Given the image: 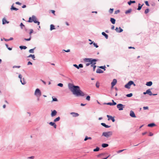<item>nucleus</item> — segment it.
<instances>
[{
	"label": "nucleus",
	"instance_id": "nucleus-29",
	"mask_svg": "<svg viewBox=\"0 0 159 159\" xmlns=\"http://www.w3.org/2000/svg\"><path fill=\"white\" fill-rule=\"evenodd\" d=\"M135 2L134 1H130L129 2H128V4L129 5H131V4L132 3H134Z\"/></svg>",
	"mask_w": 159,
	"mask_h": 159
},
{
	"label": "nucleus",
	"instance_id": "nucleus-62",
	"mask_svg": "<svg viewBox=\"0 0 159 159\" xmlns=\"http://www.w3.org/2000/svg\"><path fill=\"white\" fill-rule=\"evenodd\" d=\"M86 105V104L81 103L80 104V105L81 106H85Z\"/></svg>",
	"mask_w": 159,
	"mask_h": 159
},
{
	"label": "nucleus",
	"instance_id": "nucleus-22",
	"mask_svg": "<svg viewBox=\"0 0 159 159\" xmlns=\"http://www.w3.org/2000/svg\"><path fill=\"white\" fill-rule=\"evenodd\" d=\"M155 126L154 123H152L148 125V126L149 127H152Z\"/></svg>",
	"mask_w": 159,
	"mask_h": 159
},
{
	"label": "nucleus",
	"instance_id": "nucleus-1",
	"mask_svg": "<svg viewBox=\"0 0 159 159\" xmlns=\"http://www.w3.org/2000/svg\"><path fill=\"white\" fill-rule=\"evenodd\" d=\"M69 87L73 94L76 96H84L85 95L84 93L80 90V87L78 86L70 84L69 85Z\"/></svg>",
	"mask_w": 159,
	"mask_h": 159
},
{
	"label": "nucleus",
	"instance_id": "nucleus-63",
	"mask_svg": "<svg viewBox=\"0 0 159 159\" xmlns=\"http://www.w3.org/2000/svg\"><path fill=\"white\" fill-rule=\"evenodd\" d=\"M114 28H115L114 26L112 25L111 26V29L112 30H114Z\"/></svg>",
	"mask_w": 159,
	"mask_h": 159
},
{
	"label": "nucleus",
	"instance_id": "nucleus-13",
	"mask_svg": "<svg viewBox=\"0 0 159 159\" xmlns=\"http://www.w3.org/2000/svg\"><path fill=\"white\" fill-rule=\"evenodd\" d=\"M57 113V111L55 110H54L53 111H52L51 114V116L52 117L56 115Z\"/></svg>",
	"mask_w": 159,
	"mask_h": 159
},
{
	"label": "nucleus",
	"instance_id": "nucleus-55",
	"mask_svg": "<svg viewBox=\"0 0 159 159\" xmlns=\"http://www.w3.org/2000/svg\"><path fill=\"white\" fill-rule=\"evenodd\" d=\"M16 4L19 5H20L21 4V3H20V2H16Z\"/></svg>",
	"mask_w": 159,
	"mask_h": 159
},
{
	"label": "nucleus",
	"instance_id": "nucleus-54",
	"mask_svg": "<svg viewBox=\"0 0 159 159\" xmlns=\"http://www.w3.org/2000/svg\"><path fill=\"white\" fill-rule=\"evenodd\" d=\"M120 12V11L119 10H117V11H115V14H117L118 13H119Z\"/></svg>",
	"mask_w": 159,
	"mask_h": 159
},
{
	"label": "nucleus",
	"instance_id": "nucleus-24",
	"mask_svg": "<svg viewBox=\"0 0 159 159\" xmlns=\"http://www.w3.org/2000/svg\"><path fill=\"white\" fill-rule=\"evenodd\" d=\"M11 10H15V11H17L18 10V9L16 8L15 7H13V5H12L11 7Z\"/></svg>",
	"mask_w": 159,
	"mask_h": 159
},
{
	"label": "nucleus",
	"instance_id": "nucleus-9",
	"mask_svg": "<svg viewBox=\"0 0 159 159\" xmlns=\"http://www.w3.org/2000/svg\"><path fill=\"white\" fill-rule=\"evenodd\" d=\"M117 83V80L116 79H114L112 82L111 83V85L112 87L114 86Z\"/></svg>",
	"mask_w": 159,
	"mask_h": 159
},
{
	"label": "nucleus",
	"instance_id": "nucleus-27",
	"mask_svg": "<svg viewBox=\"0 0 159 159\" xmlns=\"http://www.w3.org/2000/svg\"><path fill=\"white\" fill-rule=\"evenodd\" d=\"M102 146L103 148H106L108 147V145L106 143H103L102 144Z\"/></svg>",
	"mask_w": 159,
	"mask_h": 159
},
{
	"label": "nucleus",
	"instance_id": "nucleus-37",
	"mask_svg": "<svg viewBox=\"0 0 159 159\" xmlns=\"http://www.w3.org/2000/svg\"><path fill=\"white\" fill-rule=\"evenodd\" d=\"M133 94L132 93H130V94H128L126 95V96L128 97H130L132 96Z\"/></svg>",
	"mask_w": 159,
	"mask_h": 159
},
{
	"label": "nucleus",
	"instance_id": "nucleus-57",
	"mask_svg": "<svg viewBox=\"0 0 159 159\" xmlns=\"http://www.w3.org/2000/svg\"><path fill=\"white\" fill-rule=\"evenodd\" d=\"M20 66H13V68H19L20 67Z\"/></svg>",
	"mask_w": 159,
	"mask_h": 159
},
{
	"label": "nucleus",
	"instance_id": "nucleus-7",
	"mask_svg": "<svg viewBox=\"0 0 159 159\" xmlns=\"http://www.w3.org/2000/svg\"><path fill=\"white\" fill-rule=\"evenodd\" d=\"M125 105H123L121 104H118L117 105V107L120 111L122 110L123 108L125 107Z\"/></svg>",
	"mask_w": 159,
	"mask_h": 159
},
{
	"label": "nucleus",
	"instance_id": "nucleus-28",
	"mask_svg": "<svg viewBox=\"0 0 159 159\" xmlns=\"http://www.w3.org/2000/svg\"><path fill=\"white\" fill-rule=\"evenodd\" d=\"M92 138L90 137H88V136H86L85 137V138L84 139V141H86L88 139H91Z\"/></svg>",
	"mask_w": 159,
	"mask_h": 159
},
{
	"label": "nucleus",
	"instance_id": "nucleus-14",
	"mask_svg": "<svg viewBox=\"0 0 159 159\" xmlns=\"http://www.w3.org/2000/svg\"><path fill=\"white\" fill-rule=\"evenodd\" d=\"M146 93H147V94H148L150 96L152 95V93L151 91V90L150 89H148L146 91Z\"/></svg>",
	"mask_w": 159,
	"mask_h": 159
},
{
	"label": "nucleus",
	"instance_id": "nucleus-19",
	"mask_svg": "<svg viewBox=\"0 0 159 159\" xmlns=\"http://www.w3.org/2000/svg\"><path fill=\"white\" fill-rule=\"evenodd\" d=\"M152 81H149L146 83V85L147 86H150L152 85Z\"/></svg>",
	"mask_w": 159,
	"mask_h": 159
},
{
	"label": "nucleus",
	"instance_id": "nucleus-15",
	"mask_svg": "<svg viewBox=\"0 0 159 159\" xmlns=\"http://www.w3.org/2000/svg\"><path fill=\"white\" fill-rule=\"evenodd\" d=\"M2 24H5L6 23H8L9 21H7L5 18H3L2 20Z\"/></svg>",
	"mask_w": 159,
	"mask_h": 159
},
{
	"label": "nucleus",
	"instance_id": "nucleus-40",
	"mask_svg": "<svg viewBox=\"0 0 159 159\" xmlns=\"http://www.w3.org/2000/svg\"><path fill=\"white\" fill-rule=\"evenodd\" d=\"M33 30H32V29L30 30V32L29 33L30 36H31V34L33 33Z\"/></svg>",
	"mask_w": 159,
	"mask_h": 159
},
{
	"label": "nucleus",
	"instance_id": "nucleus-45",
	"mask_svg": "<svg viewBox=\"0 0 159 159\" xmlns=\"http://www.w3.org/2000/svg\"><path fill=\"white\" fill-rule=\"evenodd\" d=\"M58 85L61 87H62L63 86V84L61 83H59L58 84Z\"/></svg>",
	"mask_w": 159,
	"mask_h": 159
},
{
	"label": "nucleus",
	"instance_id": "nucleus-49",
	"mask_svg": "<svg viewBox=\"0 0 159 159\" xmlns=\"http://www.w3.org/2000/svg\"><path fill=\"white\" fill-rule=\"evenodd\" d=\"M73 66L75 67H76V68H77L78 69H79V67H78V66L77 65L74 64Z\"/></svg>",
	"mask_w": 159,
	"mask_h": 159
},
{
	"label": "nucleus",
	"instance_id": "nucleus-47",
	"mask_svg": "<svg viewBox=\"0 0 159 159\" xmlns=\"http://www.w3.org/2000/svg\"><path fill=\"white\" fill-rule=\"evenodd\" d=\"M112 101L113 103H112V105H115L116 104V103L114 102L113 100H112Z\"/></svg>",
	"mask_w": 159,
	"mask_h": 159
},
{
	"label": "nucleus",
	"instance_id": "nucleus-17",
	"mask_svg": "<svg viewBox=\"0 0 159 159\" xmlns=\"http://www.w3.org/2000/svg\"><path fill=\"white\" fill-rule=\"evenodd\" d=\"M19 78H20V82L21 83V84H25L26 82H25V81H24L23 82H22V80H21V78H22V76L20 74L19 75Z\"/></svg>",
	"mask_w": 159,
	"mask_h": 159
},
{
	"label": "nucleus",
	"instance_id": "nucleus-58",
	"mask_svg": "<svg viewBox=\"0 0 159 159\" xmlns=\"http://www.w3.org/2000/svg\"><path fill=\"white\" fill-rule=\"evenodd\" d=\"M51 11L54 15H55V11L53 10H51Z\"/></svg>",
	"mask_w": 159,
	"mask_h": 159
},
{
	"label": "nucleus",
	"instance_id": "nucleus-30",
	"mask_svg": "<svg viewBox=\"0 0 159 159\" xmlns=\"http://www.w3.org/2000/svg\"><path fill=\"white\" fill-rule=\"evenodd\" d=\"M60 119V117H58L55 119L54 120V122H56L59 120Z\"/></svg>",
	"mask_w": 159,
	"mask_h": 159
},
{
	"label": "nucleus",
	"instance_id": "nucleus-11",
	"mask_svg": "<svg viewBox=\"0 0 159 159\" xmlns=\"http://www.w3.org/2000/svg\"><path fill=\"white\" fill-rule=\"evenodd\" d=\"M129 115L132 117L135 118L136 117L134 112L132 111H130Z\"/></svg>",
	"mask_w": 159,
	"mask_h": 159
},
{
	"label": "nucleus",
	"instance_id": "nucleus-3",
	"mask_svg": "<svg viewBox=\"0 0 159 159\" xmlns=\"http://www.w3.org/2000/svg\"><path fill=\"white\" fill-rule=\"evenodd\" d=\"M28 22H34L35 23H37L38 25H39L40 24V22L37 21V19L34 16H32V17H30Z\"/></svg>",
	"mask_w": 159,
	"mask_h": 159
},
{
	"label": "nucleus",
	"instance_id": "nucleus-10",
	"mask_svg": "<svg viewBox=\"0 0 159 159\" xmlns=\"http://www.w3.org/2000/svg\"><path fill=\"white\" fill-rule=\"evenodd\" d=\"M115 30L116 32L118 33L121 32L123 31V30L120 27H119V28L116 27Z\"/></svg>",
	"mask_w": 159,
	"mask_h": 159
},
{
	"label": "nucleus",
	"instance_id": "nucleus-41",
	"mask_svg": "<svg viewBox=\"0 0 159 159\" xmlns=\"http://www.w3.org/2000/svg\"><path fill=\"white\" fill-rule=\"evenodd\" d=\"M149 10L148 9H146L145 11V13L147 14L149 12Z\"/></svg>",
	"mask_w": 159,
	"mask_h": 159
},
{
	"label": "nucleus",
	"instance_id": "nucleus-56",
	"mask_svg": "<svg viewBox=\"0 0 159 159\" xmlns=\"http://www.w3.org/2000/svg\"><path fill=\"white\" fill-rule=\"evenodd\" d=\"M107 105H112V102H108L107 103Z\"/></svg>",
	"mask_w": 159,
	"mask_h": 159
},
{
	"label": "nucleus",
	"instance_id": "nucleus-52",
	"mask_svg": "<svg viewBox=\"0 0 159 159\" xmlns=\"http://www.w3.org/2000/svg\"><path fill=\"white\" fill-rule=\"evenodd\" d=\"M78 67H79V68L80 67V68H82L83 67V65L82 64H80L79 66H78Z\"/></svg>",
	"mask_w": 159,
	"mask_h": 159
},
{
	"label": "nucleus",
	"instance_id": "nucleus-12",
	"mask_svg": "<svg viewBox=\"0 0 159 159\" xmlns=\"http://www.w3.org/2000/svg\"><path fill=\"white\" fill-rule=\"evenodd\" d=\"M70 114L72 115L74 117H77L79 116V114L78 113L74 112L70 113Z\"/></svg>",
	"mask_w": 159,
	"mask_h": 159
},
{
	"label": "nucleus",
	"instance_id": "nucleus-35",
	"mask_svg": "<svg viewBox=\"0 0 159 159\" xmlns=\"http://www.w3.org/2000/svg\"><path fill=\"white\" fill-rule=\"evenodd\" d=\"M96 86L97 88H98L99 86V83L98 82H97L96 83Z\"/></svg>",
	"mask_w": 159,
	"mask_h": 159
},
{
	"label": "nucleus",
	"instance_id": "nucleus-18",
	"mask_svg": "<svg viewBox=\"0 0 159 159\" xmlns=\"http://www.w3.org/2000/svg\"><path fill=\"white\" fill-rule=\"evenodd\" d=\"M103 71L99 68L98 69L96 70V72L98 73H103Z\"/></svg>",
	"mask_w": 159,
	"mask_h": 159
},
{
	"label": "nucleus",
	"instance_id": "nucleus-46",
	"mask_svg": "<svg viewBox=\"0 0 159 159\" xmlns=\"http://www.w3.org/2000/svg\"><path fill=\"white\" fill-rule=\"evenodd\" d=\"M131 11V10H128L126 11L125 12V13L126 14H128L129 12H130Z\"/></svg>",
	"mask_w": 159,
	"mask_h": 159
},
{
	"label": "nucleus",
	"instance_id": "nucleus-43",
	"mask_svg": "<svg viewBox=\"0 0 159 159\" xmlns=\"http://www.w3.org/2000/svg\"><path fill=\"white\" fill-rule=\"evenodd\" d=\"M113 11V9L110 8L109 10V12L111 13H112Z\"/></svg>",
	"mask_w": 159,
	"mask_h": 159
},
{
	"label": "nucleus",
	"instance_id": "nucleus-61",
	"mask_svg": "<svg viewBox=\"0 0 159 159\" xmlns=\"http://www.w3.org/2000/svg\"><path fill=\"white\" fill-rule=\"evenodd\" d=\"M153 135V134L151 133V132H150L149 133V136H152Z\"/></svg>",
	"mask_w": 159,
	"mask_h": 159
},
{
	"label": "nucleus",
	"instance_id": "nucleus-31",
	"mask_svg": "<svg viewBox=\"0 0 159 159\" xmlns=\"http://www.w3.org/2000/svg\"><path fill=\"white\" fill-rule=\"evenodd\" d=\"M95 64H93L91 65V66L93 67V71H95V69L96 67V66L95 65Z\"/></svg>",
	"mask_w": 159,
	"mask_h": 159
},
{
	"label": "nucleus",
	"instance_id": "nucleus-64",
	"mask_svg": "<svg viewBox=\"0 0 159 159\" xmlns=\"http://www.w3.org/2000/svg\"><path fill=\"white\" fill-rule=\"evenodd\" d=\"M64 51H65L66 52H69L70 51V49H68L67 50H63Z\"/></svg>",
	"mask_w": 159,
	"mask_h": 159
},
{
	"label": "nucleus",
	"instance_id": "nucleus-8",
	"mask_svg": "<svg viewBox=\"0 0 159 159\" xmlns=\"http://www.w3.org/2000/svg\"><path fill=\"white\" fill-rule=\"evenodd\" d=\"M107 117L108 118V120H111L113 122H114L115 121V120L114 117H113L111 116H109L108 115H107Z\"/></svg>",
	"mask_w": 159,
	"mask_h": 159
},
{
	"label": "nucleus",
	"instance_id": "nucleus-4",
	"mask_svg": "<svg viewBox=\"0 0 159 159\" xmlns=\"http://www.w3.org/2000/svg\"><path fill=\"white\" fill-rule=\"evenodd\" d=\"M112 135V131H108L107 132H104L102 134V135L107 138L110 137Z\"/></svg>",
	"mask_w": 159,
	"mask_h": 159
},
{
	"label": "nucleus",
	"instance_id": "nucleus-36",
	"mask_svg": "<svg viewBox=\"0 0 159 159\" xmlns=\"http://www.w3.org/2000/svg\"><path fill=\"white\" fill-rule=\"evenodd\" d=\"M35 48H34L31 49L29 51V52L30 53H33L34 52V50Z\"/></svg>",
	"mask_w": 159,
	"mask_h": 159
},
{
	"label": "nucleus",
	"instance_id": "nucleus-21",
	"mask_svg": "<svg viewBox=\"0 0 159 159\" xmlns=\"http://www.w3.org/2000/svg\"><path fill=\"white\" fill-rule=\"evenodd\" d=\"M101 125L104 127L107 128L110 127V126H108V125H106L105 123H101Z\"/></svg>",
	"mask_w": 159,
	"mask_h": 159
},
{
	"label": "nucleus",
	"instance_id": "nucleus-32",
	"mask_svg": "<svg viewBox=\"0 0 159 159\" xmlns=\"http://www.w3.org/2000/svg\"><path fill=\"white\" fill-rule=\"evenodd\" d=\"M20 48L21 49H26L27 48V47L25 46H20Z\"/></svg>",
	"mask_w": 159,
	"mask_h": 159
},
{
	"label": "nucleus",
	"instance_id": "nucleus-59",
	"mask_svg": "<svg viewBox=\"0 0 159 159\" xmlns=\"http://www.w3.org/2000/svg\"><path fill=\"white\" fill-rule=\"evenodd\" d=\"M28 158H29V159H33L34 158V157L33 156H31L30 157H29Z\"/></svg>",
	"mask_w": 159,
	"mask_h": 159
},
{
	"label": "nucleus",
	"instance_id": "nucleus-16",
	"mask_svg": "<svg viewBox=\"0 0 159 159\" xmlns=\"http://www.w3.org/2000/svg\"><path fill=\"white\" fill-rule=\"evenodd\" d=\"M49 125L51 126H53L55 128H56V124L54 122H50L49 123Z\"/></svg>",
	"mask_w": 159,
	"mask_h": 159
},
{
	"label": "nucleus",
	"instance_id": "nucleus-38",
	"mask_svg": "<svg viewBox=\"0 0 159 159\" xmlns=\"http://www.w3.org/2000/svg\"><path fill=\"white\" fill-rule=\"evenodd\" d=\"M90 96H88L86 98V99L88 101H89L90 100Z\"/></svg>",
	"mask_w": 159,
	"mask_h": 159
},
{
	"label": "nucleus",
	"instance_id": "nucleus-39",
	"mask_svg": "<svg viewBox=\"0 0 159 159\" xmlns=\"http://www.w3.org/2000/svg\"><path fill=\"white\" fill-rule=\"evenodd\" d=\"M99 67L100 68H101L102 69H104V70H105V68H106V66H101Z\"/></svg>",
	"mask_w": 159,
	"mask_h": 159
},
{
	"label": "nucleus",
	"instance_id": "nucleus-42",
	"mask_svg": "<svg viewBox=\"0 0 159 159\" xmlns=\"http://www.w3.org/2000/svg\"><path fill=\"white\" fill-rule=\"evenodd\" d=\"M145 3L146 5L147 6H149V4L148 3V1H145Z\"/></svg>",
	"mask_w": 159,
	"mask_h": 159
},
{
	"label": "nucleus",
	"instance_id": "nucleus-48",
	"mask_svg": "<svg viewBox=\"0 0 159 159\" xmlns=\"http://www.w3.org/2000/svg\"><path fill=\"white\" fill-rule=\"evenodd\" d=\"M148 107H143V109L144 110H147L148 109Z\"/></svg>",
	"mask_w": 159,
	"mask_h": 159
},
{
	"label": "nucleus",
	"instance_id": "nucleus-34",
	"mask_svg": "<svg viewBox=\"0 0 159 159\" xmlns=\"http://www.w3.org/2000/svg\"><path fill=\"white\" fill-rule=\"evenodd\" d=\"M20 27L22 29L24 27H25V26L22 23H21L20 25Z\"/></svg>",
	"mask_w": 159,
	"mask_h": 159
},
{
	"label": "nucleus",
	"instance_id": "nucleus-51",
	"mask_svg": "<svg viewBox=\"0 0 159 159\" xmlns=\"http://www.w3.org/2000/svg\"><path fill=\"white\" fill-rule=\"evenodd\" d=\"M124 150H125V149H123V150H120L119 151H118V152H117V153H120L122 152H123V151H124Z\"/></svg>",
	"mask_w": 159,
	"mask_h": 159
},
{
	"label": "nucleus",
	"instance_id": "nucleus-20",
	"mask_svg": "<svg viewBox=\"0 0 159 159\" xmlns=\"http://www.w3.org/2000/svg\"><path fill=\"white\" fill-rule=\"evenodd\" d=\"M110 21L112 24H115V23L116 20L113 18H111Z\"/></svg>",
	"mask_w": 159,
	"mask_h": 159
},
{
	"label": "nucleus",
	"instance_id": "nucleus-44",
	"mask_svg": "<svg viewBox=\"0 0 159 159\" xmlns=\"http://www.w3.org/2000/svg\"><path fill=\"white\" fill-rule=\"evenodd\" d=\"M31 36H30V37L29 39H25V40L26 41H29L31 39Z\"/></svg>",
	"mask_w": 159,
	"mask_h": 159
},
{
	"label": "nucleus",
	"instance_id": "nucleus-60",
	"mask_svg": "<svg viewBox=\"0 0 159 159\" xmlns=\"http://www.w3.org/2000/svg\"><path fill=\"white\" fill-rule=\"evenodd\" d=\"M32 63L30 61H29L27 63L28 65H32Z\"/></svg>",
	"mask_w": 159,
	"mask_h": 159
},
{
	"label": "nucleus",
	"instance_id": "nucleus-25",
	"mask_svg": "<svg viewBox=\"0 0 159 159\" xmlns=\"http://www.w3.org/2000/svg\"><path fill=\"white\" fill-rule=\"evenodd\" d=\"M28 57H31L34 60H35V57L34 56V55H32V54H30V55H29Z\"/></svg>",
	"mask_w": 159,
	"mask_h": 159
},
{
	"label": "nucleus",
	"instance_id": "nucleus-33",
	"mask_svg": "<svg viewBox=\"0 0 159 159\" xmlns=\"http://www.w3.org/2000/svg\"><path fill=\"white\" fill-rule=\"evenodd\" d=\"M99 150V147H97L96 148L93 149V151L97 152Z\"/></svg>",
	"mask_w": 159,
	"mask_h": 159
},
{
	"label": "nucleus",
	"instance_id": "nucleus-5",
	"mask_svg": "<svg viewBox=\"0 0 159 159\" xmlns=\"http://www.w3.org/2000/svg\"><path fill=\"white\" fill-rule=\"evenodd\" d=\"M132 84H133L134 86L135 85L133 81H130L125 86V87L126 88L129 89L130 88V86Z\"/></svg>",
	"mask_w": 159,
	"mask_h": 159
},
{
	"label": "nucleus",
	"instance_id": "nucleus-53",
	"mask_svg": "<svg viewBox=\"0 0 159 159\" xmlns=\"http://www.w3.org/2000/svg\"><path fill=\"white\" fill-rule=\"evenodd\" d=\"M93 45L96 48H98V46L97 45V44L96 43H93Z\"/></svg>",
	"mask_w": 159,
	"mask_h": 159
},
{
	"label": "nucleus",
	"instance_id": "nucleus-23",
	"mask_svg": "<svg viewBox=\"0 0 159 159\" xmlns=\"http://www.w3.org/2000/svg\"><path fill=\"white\" fill-rule=\"evenodd\" d=\"M102 34L105 37V38L106 39H108V36L105 32H102Z\"/></svg>",
	"mask_w": 159,
	"mask_h": 159
},
{
	"label": "nucleus",
	"instance_id": "nucleus-2",
	"mask_svg": "<svg viewBox=\"0 0 159 159\" xmlns=\"http://www.w3.org/2000/svg\"><path fill=\"white\" fill-rule=\"evenodd\" d=\"M84 61L86 62H89V63L86 64V66H88L90 64H96V61H97V60L95 59H92V58H85Z\"/></svg>",
	"mask_w": 159,
	"mask_h": 159
},
{
	"label": "nucleus",
	"instance_id": "nucleus-26",
	"mask_svg": "<svg viewBox=\"0 0 159 159\" xmlns=\"http://www.w3.org/2000/svg\"><path fill=\"white\" fill-rule=\"evenodd\" d=\"M50 30H54L55 29V26L53 25H50Z\"/></svg>",
	"mask_w": 159,
	"mask_h": 159
},
{
	"label": "nucleus",
	"instance_id": "nucleus-6",
	"mask_svg": "<svg viewBox=\"0 0 159 159\" xmlns=\"http://www.w3.org/2000/svg\"><path fill=\"white\" fill-rule=\"evenodd\" d=\"M34 94L37 97H40L41 95L40 90L38 89H37L35 91Z\"/></svg>",
	"mask_w": 159,
	"mask_h": 159
},
{
	"label": "nucleus",
	"instance_id": "nucleus-50",
	"mask_svg": "<svg viewBox=\"0 0 159 159\" xmlns=\"http://www.w3.org/2000/svg\"><path fill=\"white\" fill-rule=\"evenodd\" d=\"M52 98V101H57V98H53V97Z\"/></svg>",
	"mask_w": 159,
	"mask_h": 159
}]
</instances>
